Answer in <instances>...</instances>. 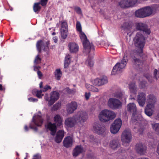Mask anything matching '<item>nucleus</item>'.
Here are the masks:
<instances>
[{
  "label": "nucleus",
  "mask_w": 159,
  "mask_h": 159,
  "mask_svg": "<svg viewBox=\"0 0 159 159\" xmlns=\"http://www.w3.org/2000/svg\"><path fill=\"white\" fill-rule=\"evenodd\" d=\"M75 11H76L77 13L80 14L82 13V11L80 8L78 7H75L74 8Z\"/></svg>",
  "instance_id": "nucleus-50"
},
{
  "label": "nucleus",
  "mask_w": 159,
  "mask_h": 159,
  "mask_svg": "<svg viewBox=\"0 0 159 159\" xmlns=\"http://www.w3.org/2000/svg\"><path fill=\"white\" fill-rule=\"evenodd\" d=\"M131 121L132 122L135 124H136L137 123L139 122V119L137 113H134V114H132Z\"/></svg>",
  "instance_id": "nucleus-31"
},
{
  "label": "nucleus",
  "mask_w": 159,
  "mask_h": 159,
  "mask_svg": "<svg viewBox=\"0 0 159 159\" xmlns=\"http://www.w3.org/2000/svg\"><path fill=\"white\" fill-rule=\"evenodd\" d=\"M137 108L134 103H130V112L132 114L135 113H137Z\"/></svg>",
  "instance_id": "nucleus-33"
},
{
  "label": "nucleus",
  "mask_w": 159,
  "mask_h": 159,
  "mask_svg": "<svg viewBox=\"0 0 159 159\" xmlns=\"http://www.w3.org/2000/svg\"><path fill=\"white\" fill-rule=\"evenodd\" d=\"M138 101L139 105L143 106L146 101V94L142 92L138 94Z\"/></svg>",
  "instance_id": "nucleus-23"
},
{
  "label": "nucleus",
  "mask_w": 159,
  "mask_h": 159,
  "mask_svg": "<svg viewBox=\"0 0 159 159\" xmlns=\"http://www.w3.org/2000/svg\"><path fill=\"white\" fill-rule=\"evenodd\" d=\"M36 89H34L32 90L31 93L33 95H36V94L37 93L36 91H38Z\"/></svg>",
  "instance_id": "nucleus-64"
},
{
  "label": "nucleus",
  "mask_w": 159,
  "mask_h": 159,
  "mask_svg": "<svg viewBox=\"0 0 159 159\" xmlns=\"http://www.w3.org/2000/svg\"><path fill=\"white\" fill-rule=\"evenodd\" d=\"M59 93L57 91L51 92L50 93V98L48 102L49 105L50 106L53 105L59 99Z\"/></svg>",
  "instance_id": "nucleus-16"
},
{
  "label": "nucleus",
  "mask_w": 159,
  "mask_h": 159,
  "mask_svg": "<svg viewBox=\"0 0 159 159\" xmlns=\"http://www.w3.org/2000/svg\"><path fill=\"white\" fill-rule=\"evenodd\" d=\"M89 138L90 139L91 141L96 142L97 141V139L96 137H94L93 135H90L89 136Z\"/></svg>",
  "instance_id": "nucleus-56"
},
{
  "label": "nucleus",
  "mask_w": 159,
  "mask_h": 159,
  "mask_svg": "<svg viewBox=\"0 0 159 159\" xmlns=\"http://www.w3.org/2000/svg\"><path fill=\"white\" fill-rule=\"evenodd\" d=\"M136 28L138 30H141L143 31V33H145L149 34L151 31L148 28L147 25L144 23H139L136 24Z\"/></svg>",
  "instance_id": "nucleus-15"
},
{
  "label": "nucleus",
  "mask_w": 159,
  "mask_h": 159,
  "mask_svg": "<svg viewBox=\"0 0 159 159\" xmlns=\"http://www.w3.org/2000/svg\"><path fill=\"white\" fill-rule=\"evenodd\" d=\"M147 149V147L142 143L136 144L135 147L137 152L141 155H143L146 152Z\"/></svg>",
  "instance_id": "nucleus-12"
},
{
  "label": "nucleus",
  "mask_w": 159,
  "mask_h": 159,
  "mask_svg": "<svg viewBox=\"0 0 159 159\" xmlns=\"http://www.w3.org/2000/svg\"><path fill=\"white\" fill-rule=\"evenodd\" d=\"M48 0H40L39 2L40 4V5L43 7L45 6L48 3Z\"/></svg>",
  "instance_id": "nucleus-48"
},
{
  "label": "nucleus",
  "mask_w": 159,
  "mask_h": 159,
  "mask_svg": "<svg viewBox=\"0 0 159 159\" xmlns=\"http://www.w3.org/2000/svg\"><path fill=\"white\" fill-rule=\"evenodd\" d=\"M137 0H130V7L134 6L137 3Z\"/></svg>",
  "instance_id": "nucleus-57"
},
{
  "label": "nucleus",
  "mask_w": 159,
  "mask_h": 159,
  "mask_svg": "<svg viewBox=\"0 0 159 159\" xmlns=\"http://www.w3.org/2000/svg\"><path fill=\"white\" fill-rule=\"evenodd\" d=\"M121 140L123 143H129V131L124 130L121 135Z\"/></svg>",
  "instance_id": "nucleus-22"
},
{
  "label": "nucleus",
  "mask_w": 159,
  "mask_h": 159,
  "mask_svg": "<svg viewBox=\"0 0 159 159\" xmlns=\"http://www.w3.org/2000/svg\"><path fill=\"white\" fill-rule=\"evenodd\" d=\"M98 117L101 122L106 123L114 120L116 117V114L111 110L104 109L100 112Z\"/></svg>",
  "instance_id": "nucleus-5"
},
{
  "label": "nucleus",
  "mask_w": 159,
  "mask_h": 159,
  "mask_svg": "<svg viewBox=\"0 0 159 159\" xmlns=\"http://www.w3.org/2000/svg\"><path fill=\"white\" fill-rule=\"evenodd\" d=\"M88 88L89 90L91 91L94 92H98V88L92 85H90Z\"/></svg>",
  "instance_id": "nucleus-45"
},
{
  "label": "nucleus",
  "mask_w": 159,
  "mask_h": 159,
  "mask_svg": "<svg viewBox=\"0 0 159 159\" xmlns=\"http://www.w3.org/2000/svg\"><path fill=\"white\" fill-rule=\"evenodd\" d=\"M92 84L95 86H100L107 84L108 82L107 77L103 76L100 78H96L92 81Z\"/></svg>",
  "instance_id": "nucleus-9"
},
{
  "label": "nucleus",
  "mask_w": 159,
  "mask_h": 159,
  "mask_svg": "<svg viewBox=\"0 0 159 159\" xmlns=\"http://www.w3.org/2000/svg\"><path fill=\"white\" fill-rule=\"evenodd\" d=\"M76 30L78 31L81 32L82 31V27L79 21H77L76 24Z\"/></svg>",
  "instance_id": "nucleus-43"
},
{
  "label": "nucleus",
  "mask_w": 159,
  "mask_h": 159,
  "mask_svg": "<svg viewBox=\"0 0 159 159\" xmlns=\"http://www.w3.org/2000/svg\"><path fill=\"white\" fill-rule=\"evenodd\" d=\"M152 128L155 131L156 133L159 135V124L156 123L152 125Z\"/></svg>",
  "instance_id": "nucleus-35"
},
{
  "label": "nucleus",
  "mask_w": 159,
  "mask_h": 159,
  "mask_svg": "<svg viewBox=\"0 0 159 159\" xmlns=\"http://www.w3.org/2000/svg\"><path fill=\"white\" fill-rule=\"evenodd\" d=\"M134 60L135 63V64L137 65L138 67H140V66L143 65V62L139 59L135 58L134 59Z\"/></svg>",
  "instance_id": "nucleus-39"
},
{
  "label": "nucleus",
  "mask_w": 159,
  "mask_h": 159,
  "mask_svg": "<svg viewBox=\"0 0 159 159\" xmlns=\"http://www.w3.org/2000/svg\"><path fill=\"white\" fill-rule=\"evenodd\" d=\"M88 65L90 67H92L93 66V62L91 59L88 60Z\"/></svg>",
  "instance_id": "nucleus-61"
},
{
  "label": "nucleus",
  "mask_w": 159,
  "mask_h": 159,
  "mask_svg": "<svg viewBox=\"0 0 159 159\" xmlns=\"http://www.w3.org/2000/svg\"><path fill=\"white\" fill-rule=\"evenodd\" d=\"M154 107H148L147 105L145 108V114L148 116H151L153 113V111L152 109Z\"/></svg>",
  "instance_id": "nucleus-32"
},
{
  "label": "nucleus",
  "mask_w": 159,
  "mask_h": 159,
  "mask_svg": "<svg viewBox=\"0 0 159 159\" xmlns=\"http://www.w3.org/2000/svg\"><path fill=\"white\" fill-rule=\"evenodd\" d=\"M135 16L138 18H144L146 17L143 8L139 9L135 12Z\"/></svg>",
  "instance_id": "nucleus-24"
},
{
  "label": "nucleus",
  "mask_w": 159,
  "mask_h": 159,
  "mask_svg": "<svg viewBox=\"0 0 159 159\" xmlns=\"http://www.w3.org/2000/svg\"><path fill=\"white\" fill-rule=\"evenodd\" d=\"M80 33V39H83L82 42V44L84 48L83 52L86 54H89L92 51L93 53L95 51V47L92 43H90L87 37L85 34L82 31Z\"/></svg>",
  "instance_id": "nucleus-6"
},
{
  "label": "nucleus",
  "mask_w": 159,
  "mask_h": 159,
  "mask_svg": "<svg viewBox=\"0 0 159 159\" xmlns=\"http://www.w3.org/2000/svg\"><path fill=\"white\" fill-rule=\"evenodd\" d=\"M156 101V98L153 94H150L148 96L147 102H148L147 106L148 107H154Z\"/></svg>",
  "instance_id": "nucleus-17"
},
{
  "label": "nucleus",
  "mask_w": 159,
  "mask_h": 159,
  "mask_svg": "<svg viewBox=\"0 0 159 159\" xmlns=\"http://www.w3.org/2000/svg\"><path fill=\"white\" fill-rule=\"evenodd\" d=\"M146 17L152 14H154L151 7L147 6L143 8Z\"/></svg>",
  "instance_id": "nucleus-29"
},
{
  "label": "nucleus",
  "mask_w": 159,
  "mask_h": 159,
  "mask_svg": "<svg viewBox=\"0 0 159 159\" xmlns=\"http://www.w3.org/2000/svg\"><path fill=\"white\" fill-rule=\"evenodd\" d=\"M120 139L115 138L111 141L110 143V146L113 150H115L120 146Z\"/></svg>",
  "instance_id": "nucleus-20"
},
{
  "label": "nucleus",
  "mask_w": 159,
  "mask_h": 159,
  "mask_svg": "<svg viewBox=\"0 0 159 159\" xmlns=\"http://www.w3.org/2000/svg\"><path fill=\"white\" fill-rule=\"evenodd\" d=\"M84 149L81 145L76 146L72 151V155L74 157H76L80 154L83 152Z\"/></svg>",
  "instance_id": "nucleus-19"
},
{
  "label": "nucleus",
  "mask_w": 159,
  "mask_h": 159,
  "mask_svg": "<svg viewBox=\"0 0 159 159\" xmlns=\"http://www.w3.org/2000/svg\"><path fill=\"white\" fill-rule=\"evenodd\" d=\"M146 84V82L145 81H143L141 82L140 85H141L142 88H144L145 87Z\"/></svg>",
  "instance_id": "nucleus-62"
},
{
  "label": "nucleus",
  "mask_w": 159,
  "mask_h": 159,
  "mask_svg": "<svg viewBox=\"0 0 159 159\" xmlns=\"http://www.w3.org/2000/svg\"><path fill=\"white\" fill-rule=\"evenodd\" d=\"M63 145L66 148H69L72 146L73 144V139L70 136H67L65 137L63 141Z\"/></svg>",
  "instance_id": "nucleus-21"
},
{
  "label": "nucleus",
  "mask_w": 159,
  "mask_h": 159,
  "mask_svg": "<svg viewBox=\"0 0 159 159\" xmlns=\"http://www.w3.org/2000/svg\"><path fill=\"white\" fill-rule=\"evenodd\" d=\"M29 101L30 102H37L38 101V99L37 98H33V97H30L28 99Z\"/></svg>",
  "instance_id": "nucleus-54"
},
{
  "label": "nucleus",
  "mask_w": 159,
  "mask_h": 159,
  "mask_svg": "<svg viewBox=\"0 0 159 159\" xmlns=\"http://www.w3.org/2000/svg\"><path fill=\"white\" fill-rule=\"evenodd\" d=\"M118 4L122 8L129 7V0H121Z\"/></svg>",
  "instance_id": "nucleus-26"
},
{
  "label": "nucleus",
  "mask_w": 159,
  "mask_h": 159,
  "mask_svg": "<svg viewBox=\"0 0 159 159\" xmlns=\"http://www.w3.org/2000/svg\"><path fill=\"white\" fill-rule=\"evenodd\" d=\"M87 118L86 112L79 111L73 117L67 118L65 120V124L68 128L73 127L76 123L84 122Z\"/></svg>",
  "instance_id": "nucleus-1"
},
{
  "label": "nucleus",
  "mask_w": 159,
  "mask_h": 159,
  "mask_svg": "<svg viewBox=\"0 0 159 159\" xmlns=\"http://www.w3.org/2000/svg\"><path fill=\"white\" fill-rule=\"evenodd\" d=\"M159 71L156 69H155L153 72L154 78L156 80H157L158 78L159 77Z\"/></svg>",
  "instance_id": "nucleus-46"
},
{
  "label": "nucleus",
  "mask_w": 159,
  "mask_h": 159,
  "mask_svg": "<svg viewBox=\"0 0 159 159\" xmlns=\"http://www.w3.org/2000/svg\"><path fill=\"white\" fill-rule=\"evenodd\" d=\"M134 44L138 48L137 50L138 56L142 57L140 54L143 53V49L145 43V39L142 34L137 33L134 38Z\"/></svg>",
  "instance_id": "nucleus-4"
},
{
  "label": "nucleus",
  "mask_w": 159,
  "mask_h": 159,
  "mask_svg": "<svg viewBox=\"0 0 159 159\" xmlns=\"http://www.w3.org/2000/svg\"><path fill=\"white\" fill-rule=\"evenodd\" d=\"M51 89V87L50 86L46 85L44 88L43 89V92H45L47 91L48 89Z\"/></svg>",
  "instance_id": "nucleus-53"
},
{
  "label": "nucleus",
  "mask_w": 159,
  "mask_h": 159,
  "mask_svg": "<svg viewBox=\"0 0 159 159\" xmlns=\"http://www.w3.org/2000/svg\"><path fill=\"white\" fill-rule=\"evenodd\" d=\"M90 96V93L89 92V93H88L87 92H86L85 93V97L86 100H88L89 99V97Z\"/></svg>",
  "instance_id": "nucleus-58"
},
{
  "label": "nucleus",
  "mask_w": 159,
  "mask_h": 159,
  "mask_svg": "<svg viewBox=\"0 0 159 159\" xmlns=\"http://www.w3.org/2000/svg\"><path fill=\"white\" fill-rule=\"evenodd\" d=\"M61 22V30H68V25L67 22L64 21Z\"/></svg>",
  "instance_id": "nucleus-40"
},
{
  "label": "nucleus",
  "mask_w": 159,
  "mask_h": 159,
  "mask_svg": "<svg viewBox=\"0 0 159 159\" xmlns=\"http://www.w3.org/2000/svg\"><path fill=\"white\" fill-rule=\"evenodd\" d=\"M46 45H45L44 44V46H43V47H44V48L43 49V51L44 52L48 51L49 49V45L50 44V41L48 40L46 42Z\"/></svg>",
  "instance_id": "nucleus-36"
},
{
  "label": "nucleus",
  "mask_w": 159,
  "mask_h": 159,
  "mask_svg": "<svg viewBox=\"0 0 159 159\" xmlns=\"http://www.w3.org/2000/svg\"><path fill=\"white\" fill-rule=\"evenodd\" d=\"M129 50H127L125 52L122 59L120 62H117L114 66L111 72V75H115L120 73L122 69L124 68L128 62L129 59Z\"/></svg>",
  "instance_id": "nucleus-3"
},
{
  "label": "nucleus",
  "mask_w": 159,
  "mask_h": 159,
  "mask_svg": "<svg viewBox=\"0 0 159 159\" xmlns=\"http://www.w3.org/2000/svg\"><path fill=\"white\" fill-rule=\"evenodd\" d=\"M120 28L123 31L124 35L125 36L126 39V42L127 43H129L128 35L129 34V22H124L121 25Z\"/></svg>",
  "instance_id": "nucleus-14"
},
{
  "label": "nucleus",
  "mask_w": 159,
  "mask_h": 159,
  "mask_svg": "<svg viewBox=\"0 0 159 159\" xmlns=\"http://www.w3.org/2000/svg\"><path fill=\"white\" fill-rule=\"evenodd\" d=\"M40 4L39 2L35 3L33 6L34 12L36 14H39L41 11V7L39 5Z\"/></svg>",
  "instance_id": "nucleus-30"
},
{
  "label": "nucleus",
  "mask_w": 159,
  "mask_h": 159,
  "mask_svg": "<svg viewBox=\"0 0 159 159\" xmlns=\"http://www.w3.org/2000/svg\"><path fill=\"white\" fill-rule=\"evenodd\" d=\"M122 123L120 118L116 119L111 124L110 127V131L111 133L115 134L117 133L121 127Z\"/></svg>",
  "instance_id": "nucleus-7"
},
{
  "label": "nucleus",
  "mask_w": 159,
  "mask_h": 159,
  "mask_svg": "<svg viewBox=\"0 0 159 159\" xmlns=\"http://www.w3.org/2000/svg\"><path fill=\"white\" fill-rule=\"evenodd\" d=\"M61 75H62L60 74H55V76L56 77L57 79V80H60V79L61 76Z\"/></svg>",
  "instance_id": "nucleus-63"
},
{
  "label": "nucleus",
  "mask_w": 159,
  "mask_h": 159,
  "mask_svg": "<svg viewBox=\"0 0 159 159\" xmlns=\"http://www.w3.org/2000/svg\"><path fill=\"white\" fill-rule=\"evenodd\" d=\"M43 120L42 116L39 115H34L31 121L34 124L38 127H41L43 125Z\"/></svg>",
  "instance_id": "nucleus-11"
},
{
  "label": "nucleus",
  "mask_w": 159,
  "mask_h": 159,
  "mask_svg": "<svg viewBox=\"0 0 159 159\" xmlns=\"http://www.w3.org/2000/svg\"><path fill=\"white\" fill-rule=\"evenodd\" d=\"M53 120L54 123L48 122L45 125L46 129L50 131L51 134L53 136L55 134L57 128H61L63 127V120L60 115L58 114L56 115L53 117Z\"/></svg>",
  "instance_id": "nucleus-2"
},
{
  "label": "nucleus",
  "mask_w": 159,
  "mask_h": 159,
  "mask_svg": "<svg viewBox=\"0 0 159 159\" xmlns=\"http://www.w3.org/2000/svg\"><path fill=\"white\" fill-rule=\"evenodd\" d=\"M30 128L31 129H34L35 131L37 132L38 131V129L36 126H33L32 125V123H30L29 124Z\"/></svg>",
  "instance_id": "nucleus-51"
},
{
  "label": "nucleus",
  "mask_w": 159,
  "mask_h": 159,
  "mask_svg": "<svg viewBox=\"0 0 159 159\" xmlns=\"http://www.w3.org/2000/svg\"><path fill=\"white\" fill-rule=\"evenodd\" d=\"M44 46L43 42L42 40L40 39L38 40L36 44L37 49L38 51L39 54L40 53L42 52V48Z\"/></svg>",
  "instance_id": "nucleus-28"
},
{
  "label": "nucleus",
  "mask_w": 159,
  "mask_h": 159,
  "mask_svg": "<svg viewBox=\"0 0 159 159\" xmlns=\"http://www.w3.org/2000/svg\"><path fill=\"white\" fill-rule=\"evenodd\" d=\"M130 92L132 93L133 97L130 98V99H135L136 97L137 92V88L135 84V83H133L131 85H130Z\"/></svg>",
  "instance_id": "nucleus-25"
},
{
  "label": "nucleus",
  "mask_w": 159,
  "mask_h": 159,
  "mask_svg": "<svg viewBox=\"0 0 159 159\" xmlns=\"http://www.w3.org/2000/svg\"><path fill=\"white\" fill-rule=\"evenodd\" d=\"M153 12L154 14L159 8V5L155 4L151 6Z\"/></svg>",
  "instance_id": "nucleus-41"
},
{
  "label": "nucleus",
  "mask_w": 159,
  "mask_h": 159,
  "mask_svg": "<svg viewBox=\"0 0 159 159\" xmlns=\"http://www.w3.org/2000/svg\"><path fill=\"white\" fill-rule=\"evenodd\" d=\"M33 158H35L37 159H41V155L39 153H38L34 155Z\"/></svg>",
  "instance_id": "nucleus-55"
},
{
  "label": "nucleus",
  "mask_w": 159,
  "mask_h": 159,
  "mask_svg": "<svg viewBox=\"0 0 159 159\" xmlns=\"http://www.w3.org/2000/svg\"><path fill=\"white\" fill-rule=\"evenodd\" d=\"M92 129L94 133L98 135L102 134L105 132L104 128L99 122H96L93 124Z\"/></svg>",
  "instance_id": "nucleus-10"
},
{
  "label": "nucleus",
  "mask_w": 159,
  "mask_h": 159,
  "mask_svg": "<svg viewBox=\"0 0 159 159\" xmlns=\"http://www.w3.org/2000/svg\"><path fill=\"white\" fill-rule=\"evenodd\" d=\"M33 67L34 68V70L35 71H37V72L38 70H39V69L41 68L40 66H34Z\"/></svg>",
  "instance_id": "nucleus-60"
},
{
  "label": "nucleus",
  "mask_w": 159,
  "mask_h": 159,
  "mask_svg": "<svg viewBox=\"0 0 159 159\" xmlns=\"http://www.w3.org/2000/svg\"><path fill=\"white\" fill-rule=\"evenodd\" d=\"M41 58L39 57V55L38 54L35 57L34 62L35 64H39L41 63Z\"/></svg>",
  "instance_id": "nucleus-37"
},
{
  "label": "nucleus",
  "mask_w": 159,
  "mask_h": 159,
  "mask_svg": "<svg viewBox=\"0 0 159 159\" xmlns=\"http://www.w3.org/2000/svg\"><path fill=\"white\" fill-rule=\"evenodd\" d=\"M70 52L72 53H76L79 50L78 44L75 42H70L68 44Z\"/></svg>",
  "instance_id": "nucleus-18"
},
{
  "label": "nucleus",
  "mask_w": 159,
  "mask_h": 159,
  "mask_svg": "<svg viewBox=\"0 0 159 159\" xmlns=\"http://www.w3.org/2000/svg\"><path fill=\"white\" fill-rule=\"evenodd\" d=\"M37 93L36 94V96L38 98H42V96L43 95V94H42V91L41 90H38L36 91Z\"/></svg>",
  "instance_id": "nucleus-47"
},
{
  "label": "nucleus",
  "mask_w": 159,
  "mask_h": 159,
  "mask_svg": "<svg viewBox=\"0 0 159 159\" xmlns=\"http://www.w3.org/2000/svg\"><path fill=\"white\" fill-rule=\"evenodd\" d=\"M123 95V94L121 92L116 93V97L120 99L122 98Z\"/></svg>",
  "instance_id": "nucleus-52"
},
{
  "label": "nucleus",
  "mask_w": 159,
  "mask_h": 159,
  "mask_svg": "<svg viewBox=\"0 0 159 159\" xmlns=\"http://www.w3.org/2000/svg\"><path fill=\"white\" fill-rule=\"evenodd\" d=\"M144 77L148 80L149 82L152 83L153 81L152 76H150L149 74H147L144 75Z\"/></svg>",
  "instance_id": "nucleus-44"
},
{
  "label": "nucleus",
  "mask_w": 159,
  "mask_h": 159,
  "mask_svg": "<svg viewBox=\"0 0 159 159\" xmlns=\"http://www.w3.org/2000/svg\"><path fill=\"white\" fill-rule=\"evenodd\" d=\"M56 134H58L61 137H64V132L63 130H59L57 132Z\"/></svg>",
  "instance_id": "nucleus-49"
},
{
  "label": "nucleus",
  "mask_w": 159,
  "mask_h": 159,
  "mask_svg": "<svg viewBox=\"0 0 159 159\" xmlns=\"http://www.w3.org/2000/svg\"><path fill=\"white\" fill-rule=\"evenodd\" d=\"M61 103L60 102H58L53 106V108L54 111H57L60 108Z\"/></svg>",
  "instance_id": "nucleus-42"
},
{
  "label": "nucleus",
  "mask_w": 159,
  "mask_h": 159,
  "mask_svg": "<svg viewBox=\"0 0 159 159\" xmlns=\"http://www.w3.org/2000/svg\"><path fill=\"white\" fill-rule=\"evenodd\" d=\"M37 74L39 79H41V77L43 76V74L39 70H38L37 72Z\"/></svg>",
  "instance_id": "nucleus-59"
},
{
  "label": "nucleus",
  "mask_w": 159,
  "mask_h": 159,
  "mask_svg": "<svg viewBox=\"0 0 159 159\" xmlns=\"http://www.w3.org/2000/svg\"><path fill=\"white\" fill-rule=\"evenodd\" d=\"M107 105L111 109L116 110L121 106L122 102L116 98H110L108 101Z\"/></svg>",
  "instance_id": "nucleus-8"
},
{
  "label": "nucleus",
  "mask_w": 159,
  "mask_h": 159,
  "mask_svg": "<svg viewBox=\"0 0 159 159\" xmlns=\"http://www.w3.org/2000/svg\"><path fill=\"white\" fill-rule=\"evenodd\" d=\"M63 137L59 136L58 134H56L55 140L56 143H61Z\"/></svg>",
  "instance_id": "nucleus-38"
},
{
  "label": "nucleus",
  "mask_w": 159,
  "mask_h": 159,
  "mask_svg": "<svg viewBox=\"0 0 159 159\" xmlns=\"http://www.w3.org/2000/svg\"><path fill=\"white\" fill-rule=\"evenodd\" d=\"M67 32L68 30H61V33L62 39H66L67 36Z\"/></svg>",
  "instance_id": "nucleus-34"
},
{
  "label": "nucleus",
  "mask_w": 159,
  "mask_h": 159,
  "mask_svg": "<svg viewBox=\"0 0 159 159\" xmlns=\"http://www.w3.org/2000/svg\"><path fill=\"white\" fill-rule=\"evenodd\" d=\"M71 56L69 54L66 55L65 58L64 67V68H67L70 63Z\"/></svg>",
  "instance_id": "nucleus-27"
},
{
  "label": "nucleus",
  "mask_w": 159,
  "mask_h": 159,
  "mask_svg": "<svg viewBox=\"0 0 159 159\" xmlns=\"http://www.w3.org/2000/svg\"><path fill=\"white\" fill-rule=\"evenodd\" d=\"M78 105L76 102L72 101L66 105V111L67 113L70 114L73 113L77 109Z\"/></svg>",
  "instance_id": "nucleus-13"
}]
</instances>
